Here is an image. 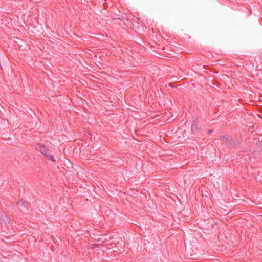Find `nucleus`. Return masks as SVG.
<instances>
[{"instance_id":"nucleus-2","label":"nucleus","mask_w":262,"mask_h":262,"mask_svg":"<svg viewBox=\"0 0 262 262\" xmlns=\"http://www.w3.org/2000/svg\"><path fill=\"white\" fill-rule=\"evenodd\" d=\"M221 138L223 139V142L226 144L227 145H232V139L230 138L228 136H223L221 137Z\"/></svg>"},{"instance_id":"nucleus-4","label":"nucleus","mask_w":262,"mask_h":262,"mask_svg":"<svg viewBox=\"0 0 262 262\" xmlns=\"http://www.w3.org/2000/svg\"><path fill=\"white\" fill-rule=\"evenodd\" d=\"M211 132H212L211 130H209V133H211Z\"/></svg>"},{"instance_id":"nucleus-1","label":"nucleus","mask_w":262,"mask_h":262,"mask_svg":"<svg viewBox=\"0 0 262 262\" xmlns=\"http://www.w3.org/2000/svg\"><path fill=\"white\" fill-rule=\"evenodd\" d=\"M36 149L42 155L45 156L48 159L52 161L53 162H55V159L54 158L53 156L50 154L49 149L47 148L44 146L41 145H38L36 147Z\"/></svg>"},{"instance_id":"nucleus-3","label":"nucleus","mask_w":262,"mask_h":262,"mask_svg":"<svg viewBox=\"0 0 262 262\" xmlns=\"http://www.w3.org/2000/svg\"><path fill=\"white\" fill-rule=\"evenodd\" d=\"M198 129L196 124L194 123L191 126V130L193 132L196 131Z\"/></svg>"}]
</instances>
